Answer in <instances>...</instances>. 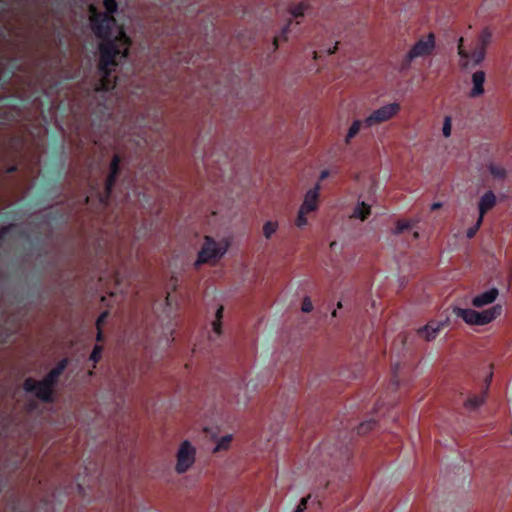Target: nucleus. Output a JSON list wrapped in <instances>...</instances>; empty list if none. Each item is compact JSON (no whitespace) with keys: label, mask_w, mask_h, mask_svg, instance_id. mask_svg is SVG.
<instances>
[{"label":"nucleus","mask_w":512,"mask_h":512,"mask_svg":"<svg viewBox=\"0 0 512 512\" xmlns=\"http://www.w3.org/2000/svg\"><path fill=\"white\" fill-rule=\"evenodd\" d=\"M375 426H376L375 421L362 422L359 424V426L357 428L358 434H367L369 431L374 429Z\"/></svg>","instance_id":"5701e85b"},{"label":"nucleus","mask_w":512,"mask_h":512,"mask_svg":"<svg viewBox=\"0 0 512 512\" xmlns=\"http://www.w3.org/2000/svg\"><path fill=\"white\" fill-rule=\"evenodd\" d=\"M499 292L497 288H492L473 298L472 304L475 307H482L491 304L497 298Z\"/></svg>","instance_id":"ddd939ff"},{"label":"nucleus","mask_w":512,"mask_h":512,"mask_svg":"<svg viewBox=\"0 0 512 512\" xmlns=\"http://www.w3.org/2000/svg\"><path fill=\"white\" fill-rule=\"evenodd\" d=\"M488 169H489L490 173L493 175L494 178H497V179H500V180L505 179V177H506V170L503 167L497 166V165H494V164H490L488 166Z\"/></svg>","instance_id":"4be33fe9"},{"label":"nucleus","mask_w":512,"mask_h":512,"mask_svg":"<svg viewBox=\"0 0 512 512\" xmlns=\"http://www.w3.org/2000/svg\"><path fill=\"white\" fill-rule=\"evenodd\" d=\"M496 204V196L493 191H487L479 201V217L483 218L485 213L491 210Z\"/></svg>","instance_id":"4468645a"},{"label":"nucleus","mask_w":512,"mask_h":512,"mask_svg":"<svg viewBox=\"0 0 512 512\" xmlns=\"http://www.w3.org/2000/svg\"><path fill=\"white\" fill-rule=\"evenodd\" d=\"M482 222H483V218L478 217L476 223L467 230V238L471 239L475 236V234L479 230Z\"/></svg>","instance_id":"393cba45"},{"label":"nucleus","mask_w":512,"mask_h":512,"mask_svg":"<svg viewBox=\"0 0 512 512\" xmlns=\"http://www.w3.org/2000/svg\"><path fill=\"white\" fill-rule=\"evenodd\" d=\"M117 176H118V174H113V173L109 172L107 179H106V183H105L106 195H105V197L101 198V202H103V203L107 202V200L110 196V193L112 191V188L116 182Z\"/></svg>","instance_id":"f3484780"},{"label":"nucleus","mask_w":512,"mask_h":512,"mask_svg":"<svg viewBox=\"0 0 512 512\" xmlns=\"http://www.w3.org/2000/svg\"><path fill=\"white\" fill-rule=\"evenodd\" d=\"M203 431H204L205 433H207V434H208L211 438H213V439H214V438H216V436H217V434H216V433H214V432H213L211 429H209V428H206V427H205V428L203 429Z\"/></svg>","instance_id":"4c0bfd02"},{"label":"nucleus","mask_w":512,"mask_h":512,"mask_svg":"<svg viewBox=\"0 0 512 512\" xmlns=\"http://www.w3.org/2000/svg\"><path fill=\"white\" fill-rule=\"evenodd\" d=\"M310 498V495H308L307 497H303L301 500H300V503L299 505L297 506L296 509H301L302 512H305L306 510V505H307V501L308 499Z\"/></svg>","instance_id":"473e14b6"},{"label":"nucleus","mask_w":512,"mask_h":512,"mask_svg":"<svg viewBox=\"0 0 512 512\" xmlns=\"http://www.w3.org/2000/svg\"><path fill=\"white\" fill-rule=\"evenodd\" d=\"M102 339V332H101V328L98 329V333H97V340L100 341Z\"/></svg>","instance_id":"37998d69"},{"label":"nucleus","mask_w":512,"mask_h":512,"mask_svg":"<svg viewBox=\"0 0 512 512\" xmlns=\"http://www.w3.org/2000/svg\"><path fill=\"white\" fill-rule=\"evenodd\" d=\"M6 231H7V228L0 229V239L6 233Z\"/></svg>","instance_id":"c03bdc74"},{"label":"nucleus","mask_w":512,"mask_h":512,"mask_svg":"<svg viewBox=\"0 0 512 512\" xmlns=\"http://www.w3.org/2000/svg\"><path fill=\"white\" fill-rule=\"evenodd\" d=\"M317 58V52H314V59Z\"/></svg>","instance_id":"09e8293b"},{"label":"nucleus","mask_w":512,"mask_h":512,"mask_svg":"<svg viewBox=\"0 0 512 512\" xmlns=\"http://www.w3.org/2000/svg\"><path fill=\"white\" fill-rule=\"evenodd\" d=\"M279 224L277 221H267L263 225V235L266 239H270L278 230Z\"/></svg>","instance_id":"6ab92c4d"},{"label":"nucleus","mask_w":512,"mask_h":512,"mask_svg":"<svg viewBox=\"0 0 512 512\" xmlns=\"http://www.w3.org/2000/svg\"><path fill=\"white\" fill-rule=\"evenodd\" d=\"M313 310V304L308 296H305L302 301L301 311L304 313H310Z\"/></svg>","instance_id":"cd10ccee"},{"label":"nucleus","mask_w":512,"mask_h":512,"mask_svg":"<svg viewBox=\"0 0 512 512\" xmlns=\"http://www.w3.org/2000/svg\"><path fill=\"white\" fill-rule=\"evenodd\" d=\"M91 15L90 25L94 34L103 40L99 45L100 60L98 69L101 80L97 90H109L114 87L109 76L115 66L116 58L121 55L127 57L131 45L130 38L125 34L123 28L116 24L113 16L106 12H97L93 6H90Z\"/></svg>","instance_id":"f257e3e1"},{"label":"nucleus","mask_w":512,"mask_h":512,"mask_svg":"<svg viewBox=\"0 0 512 512\" xmlns=\"http://www.w3.org/2000/svg\"><path fill=\"white\" fill-rule=\"evenodd\" d=\"M290 24H291V21H289V22H288V23L283 27L282 32H281L282 37H283V39H284L285 41L287 40V34H288L289 30H290Z\"/></svg>","instance_id":"e433bc0d"},{"label":"nucleus","mask_w":512,"mask_h":512,"mask_svg":"<svg viewBox=\"0 0 512 512\" xmlns=\"http://www.w3.org/2000/svg\"><path fill=\"white\" fill-rule=\"evenodd\" d=\"M442 132L445 137H449L451 135V118L449 116L444 119Z\"/></svg>","instance_id":"c756f323"},{"label":"nucleus","mask_w":512,"mask_h":512,"mask_svg":"<svg viewBox=\"0 0 512 512\" xmlns=\"http://www.w3.org/2000/svg\"><path fill=\"white\" fill-rule=\"evenodd\" d=\"M107 316H108V312L107 311H104L103 313L100 314V316L98 317V319L96 321L97 329L100 328L101 324L105 321Z\"/></svg>","instance_id":"2f4dec72"},{"label":"nucleus","mask_w":512,"mask_h":512,"mask_svg":"<svg viewBox=\"0 0 512 512\" xmlns=\"http://www.w3.org/2000/svg\"><path fill=\"white\" fill-rule=\"evenodd\" d=\"M232 441V435H225L219 439L216 447L213 449V453H217L221 450H228Z\"/></svg>","instance_id":"412c9836"},{"label":"nucleus","mask_w":512,"mask_h":512,"mask_svg":"<svg viewBox=\"0 0 512 512\" xmlns=\"http://www.w3.org/2000/svg\"><path fill=\"white\" fill-rule=\"evenodd\" d=\"M337 308H342V303L341 302L337 303Z\"/></svg>","instance_id":"de8ad7c7"},{"label":"nucleus","mask_w":512,"mask_h":512,"mask_svg":"<svg viewBox=\"0 0 512 512\" xmlns=\"http://www.w3.org/2000/svg\"><path fill=\"white\" fill-rule=\"evenodd\" d=\"M444 325V322L431 320L426 325L418 328L416 333L424 341L431 342L437 337L439 331L444 327Z\"/></svg>","instance_id":"1a4fd4ad"},{"label":"nucleus","mask_w":512,"mask_h":512,"mask_svg":"<svg viewBox=\"0 0 512 512\" xmlns=\"http://www.w3.org/2000/svg\"><path fill=\"white\" fill-rule=\"evenodd\" d=\"M119 163H120V158L118 155H114L112 160H111V163H110V171L111 173L113 174H118L119 173Z\"/></svg>","instance_id":"bb28decb"},{"label":"nucleus","mask_w":512,"mask_h":512,"mask_svg":"<svg viewBox=\"0 0 512 512\" xmlns=\"http://www.w3.org/2000/svg\"><path fill=\"white\" fill-rule=\"evenodd\" d=\"M339 42H336L335 45L328 50V54H334L338 50Z\"/></svg>","instance_id":"ea45409f"},{"label":"nucleus","mask_w":512,"mask_h":512,"mask_svg":"<svg viewBox=\"0 0 512 512\" xmlns=\"http://www.w3.org/2000/svg\"><path fill=\"white\" fill-rule=\"evenodd\" d=\"M224 307L220 305L215 313V320L222 321Z\"/></svg>","instance_id":"c9c22d12"},{"label":"nucleus","mask_w":512,"mask_h":512,"mask_svg":"<svg viewBox=\"0 0 512 512\" xmlns=\"http://www.w3.org/2000/svg\"><path fill=\"white\" fill-rule=\"evenodd\" d=\"M104 7L106 9L107 14L114 13L117 10V2L116 0H104Z\"/></svg>","instance_id":"a878e982"},{"label":"nucleus","mask_w":512,"mask_h":512,"mask_svg":"<svg viewBox=\"0 0 512 512\" xmlns=\"http://www.w3.org/2000/svg\"><path fill=\"white\" fill-rule=\"evenodd\" d=\"M399 111L400 105L398 103H389L374 110L365 118L363 123L365 127H373L392 119L399 113Z\"/></svg>","instance_id":"0eeeda50"},{"label":"nucleus","mask_w":512,"mask_h":512,"mask_svg":"<svg viewBox=\"0 0 512 512\" xmlns=\"http://www.w3.org/2000/svg\"><path fill=\"white\" fill-rule=\"evenodd\" d=\"M443 206L441 202H435L431 205V210H437L440 209Z\"/></svg>","instance_id":"58836bf2"},{"label":"nucleus","mask_w":512,"mask_h":512,"mask_svg":"<svg viewBox=\"0 0 512 512\" xmlns=\"http://www.w3.org/2000/svg\"><path fill=\"white\" fill-rule=\"evenodd\" d=\"M291 14L294 17H301L304 15V8L302 5H298L291 10Z\"/></svg>","instance_id":"7c9ffc66"},{"label":"nucleus","mask_w":512,"mask_h":512,"mask_svg":"<svg viewBox=\"0 0 512 512\" xmlns=\"http://www.w3.org/2000/svg\"><path fill=\"white\" fill-rule=\"evenodd\" d=\"M362 122L360 120H355L349 127L347 134L345 136V143L349 144L351 140L359 133Z\"/></svg>","instance_id":"a211bd4d"},{"label":"nucleus","mask_w":512,"mask_h":512,"mask_svg":"<svg viewBox=\"0 0 512 512\" xmlns=\"http://www.w3.org/2000/svg\"><path fill=\"white\" fill-rule=\"evenodd\" d=\"M502 307L495 305L482 312H478L472 309H463L460 307H454L453 313L464 320L469 325H486L493 321L498 315H500Z\"/></svg>","instance_id":"7ed1b4c3"},{"label":"nucleus","mask_w":512,"mask_h":512,"mask_svg":"<svg viewBox=\"0 0 512 512\" xmlns=\"http://www.w3.org/2000/svg\"><path fill=\"white\" fill-rule=\"evenodd\" d=\"M412 226H413V224L411 223V221L405 220V219H400L396 222V226H395L394 230L392 231V233L394 235H399V234L403 233L404 231L411 229Z\"/></svg>","instance_id":"aec40b11"},{"label":"nucleus","mask_w":512,"mask_h":512,"mask_svg":"<svg viewBox=\"0 0 512 512\" xmlns=\"http://www.w3.org/2000/svg\"><path fill=\"white\" fill-rule=\"evenodd\" d=\"M319 190L320 186L317 184L313 189H310L306 192L304 201L300 206L302 211L310 213L318 208Z\"/></svg>","instance_id":"9d476101"},{"label":"nucleus","mask_w":512,"mask_h":512,"mask_svg":"<svg viewBox=\"0 0 512 512\" xmlns=\"http://www.w3.org/2000/svg\"><path fill=\"white\" fill-rule=\"evenodd\" d=\"M371 213V207L365 202H359L354 208L351 218L365 220Z\"/></svg>","instance_id":"dca6fc26"},{"label":"nucleus","mask_w":512,"mask_h":512,"mask_svg":"<svg viewBox=\"0 0 512 512\" xmlns=\"http://www.w3.org/2000/svg\"><path fill=\"white\" fill-rule=\"evenodd\" d=\"M196 448L188 440H184L176 454L175 471L183 474L188 471L195 463Z\"/></svg>","instance_id":"423d86ee"},{"label":"nucleus","mask_w":512,"mask_h":512,"mask_svg":"<svg viewBox=\"0 0 512 512\" xmlns=\"http://www.w3.org/2000/svg\"><path fill=\"white\" fill-rule=\"evenodd\" d=\"M464 39L463 37L459 38L458 40V55L460 57L459 59V66L462 70H467L469 68L471 60V55L464 49L463 47Z\"/></svg>","instance_id":"2eb2a0df"},{"label":"nucleus","mask_w":512,"mask_h":512,"mask_svg":"<svg viewBox=\"0 0 512 512\" xmlns=\"http://www.w3.org/2000/svg\"><path fill=\"white\" fill-rule=\"evenodd\" d=\"M328 174L329 173H328L327 170L322 171L321 174H320V180L325 179L328 176Z\"/></svg>","instance_id":"a19ab883"},{"label":"nucleus","mask_w":512,"mask_h":512,"mask_svg":"<svg viewBox=\"0 0 512 512\" xmlns=\"http://www.w3.org/2000/svg\"><path fill=\"white\" fill-rule=\"evenodd\" d=\"M436 47L435 34L430 32L425 37L420 38L405 55L404 68H409L411 62L418 57L429 56Z\"/></svg>","instance_id":"39448f33"},{"label":"nucleus","mask_w":512,"mask_h":512,"mask_svg":"<svg viewBox=\"0 0 512 512\" xmlns=\"http://www.w3.org/2000/svg\"><path fill=\"white\" fill-rule=\"evenodd\" d=\"M228 249V243L224 246H220L212 237L205 236L204 243L201 250L198 253V258L195 262V267L198 268L204 263L215 262L221 258Z\"/></svg>","instance_id":"20e7f679"},{"label":"nucleus","mask_w":512,"mask_h":512,"mask_svg":"<svg viewBox=\"0 0 512 512\" xmlns=\"http://www.w3.org/2000/svg\"><path fill=\"white\" fill-rule=\"evenodd\" d=\"M492 377H493V373L490 372L487 377L485 378V387L483 388V390H486V394H488V390H489V386L491 384V381H492Z\"/></svg>","instance_id":"72a5a7b5"},{"label":"nucleus","mask_w":512,"mask_h":512,"mask_svg":"<svg viewBox=\"0 0 512 512\" xmlns=\"http://www.w3.org/2000/svg\"><path fill=\"white\" fill-rule=\"evenodd\" d=\"M273 46H274V50H277L278 47H279V43H278V38L275 37L274 40H273Z\"/></svg>","instance_id":"79ce46f5"},{"label":"nucleus","mask_w":512,"mask_h":512,"mask_svg":"<svg viewBox=\"0 0 512 512\" xmlns=\"http://www.w3.org/2000/svg\"><path fill=\"white\" fill-rule=\"evenodd\" d=\"M331 315H332L333 317H336V316H337V311H336V310H334V311L332 312V314H331Z\"/></svg>","instance_id":"49530a36"},{"label":"nucleus","mask_w":512,"mask_h":512,"mask_svg":"<svg viewBox=\"0 0 512 512\" xmlns=\"http://www.w3.org/2000/svg\"><path fill=\"white\" fill-rule=\"evenodd\" d=\"M67 364L68 360L62 359L42 380L27 378L23 383V389L26 392L33 393L34 396L42 402H53L54 387L58 383L59 377L65 370Z\"/></svg>","instance_id":"f03ea898"},{"label":"nucleus","mask_w":512,"mask_h":512,"mask_svg":"<svg viewBox=\"0 0 512 512\" xmlns=\"http://www.w3.org/2000/svg\"><path fill=\"white\" fill-rule=\"evenodd\" d=\"M306 214H308V212L302 211V209L299 208L298 215H297V218H296V221H295V224H296L297 227L303 228L304 226L307 225L308 221H307V218H306Z\"/></svg>","instance_id":"b1692460"},{"label":"nucleus","mask_w":512,"mask_h":512,"mask_svg":"<svg viewBox=\"0 0 512 512\" xmlns=\"http://www.w3.org/2000/svg\"><path fill=\"white\" fill-rule=\"evenodd\" d=\"M492 40V31L490 28L485 27L479 33L477 38V44L473 52L471 53V60L473 65L481 64L486 56V50Z\"/></svg>","instance_id":"6e6552de"},{"label":"nucleus","mask_w":512,"mask_h":512,"mask_svg":"<svg viewBox=\"0 0 512 512\" xmlns=\"http://www.w3.org/2000/svg\"><path fill=\"white\" fill-rule=\"evenodd\" d=\"M413 237H414L415 239H418V238H419V233H418V232H414Z\"/></svg>","instance_id":"a18cd8bd"},{"label":"nucleus","mask_w":512,"mask_h":512,"mask_svg":"<svg viewBox=\"0 0 512 512\" xmlns=\"http://www.w3.org/2000/svg\"><path fill=\"white\" fill-rule=\"evenodd\" d=\"M213 331L217 333L218 335L221 334V321L214 320L212 322Z\"/></svg>","instance_id":"f704fd0d"},{"label":"nucleus","mask_w":512,"mask_h":512,"mask_svg":"<svg viewBox=\"0 0 512 512\" xmlns=\"http://www.w3.org/2000/svg\"><path fill=\"white\" fill-rule=\"evenodd\" d=\"M487 398L486 390H482L479 395L471 394L464 401L463 406L468 411H476L485 404Z\"/></svg>","instance_id":"f8f14e48"},{"label":"nucleus","mask_w":512,"mask_h":512,"mask_svg":"<svg viewBox=\"0 0 512 512\" xmlns=\"http://www.w3.org/2000/svg\"><path fill=\"white\" fill-rule=\"evenodd\" d=\"M102 355V347L100 345H95L93 348V351L90 355V360L93 362H98Z\"/></svg>","instance_id":"c85d7f7f"},{"label":"nucleus","mask_w":512,"mask_h":512,"mask_svg":"<svg viewBox=\"0 0 512 512\" xmlns=\"http://www.w3.org/2000/svg\"><path fill=\"white\" fill-rule=\"evenodd\" d=\"M485 79H486V73L483 70H478L472 74L473 87L469 92L470 98H477L484 94Z\"/></svg>","instance_id":"9b49d317"}]
</instances>
